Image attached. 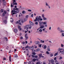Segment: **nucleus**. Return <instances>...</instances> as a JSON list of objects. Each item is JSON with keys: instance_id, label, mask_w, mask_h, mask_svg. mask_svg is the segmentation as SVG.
Here are the masks:
<instances>
[{"instance_id": "nucleus-1", "label": "nucleus", "mask_w": 64, "mask_h": 64, "mask_svg": "<svg viewBox=\"0 0 64 64\" xmlns=\"http://www.w3.org/2000/svg\"><path fill=\"white\" fill-rule=\"evenodd\" d=\"M58 51H60V52L62 54H64V50L63 48H60L58 49Z\"/></svg>"}, {"instance_id": "nucleus-12", "label": "nucleus", "mask_w": 64, "mask_h": 64, "mask_svg": "<svg viewBox=\"0 0 64 64\" xmlns=\"http://www.w3.org/2000/svg\"><path fill=\"white\" fill-rule=\"evenodd\" d=\"M18 29H20V31H21V30H22V28H21V26H18Z\"/></svg>"}, {"instance_id": "nucleus-64", "label": "nucleus", "mask_w": 64, "mask_h": 64, "mask_svg": "<svg viewBox=\"0 0 64 64\" xmlns=\"http://www.w3.org/2000/svg\"><path fill=\"white\" fill-rule=\"evenodd\" d=\"M40 20L39 19H38V22H39V21Z\"/></svg>"}, {"instance_id": "nucleus-15", "label": "nucleus", "mask_w": 64, "mask_h": 64, "mask_svg": "<svg viewBox=\"0 0 64 64\" xmlns=\"http://www.w3.org/2000/svg\"><path fill=\"white\" fill-rule=\"evenodd\" d=\"M47 50L48 51H50V46H48L47 48Z\"/></svg>"}, {"instance_id": "nucleus-25", "label": "nucleus", "mask_w": 64, "mask_h": 64, "mask_svg": "<svg viewBox=\"0 0 64 64\" xmlns=\"http://www.w3.org/2000/svg\"><path fill=\"white\" fill-rule=\"evenodd\" d=\"M36 60V59L35 58H33L32 59V60L34 62H35V61Z\"/></svg>"}, {"instance_id": "nucleus-57", "label": "nucleus", "mask_w": 64, "mask_h": 64, "mask_svg": "<svg viewBox=\"0 0 64 64\" xmlns=\"http://www.w3.org/2000/svg\"><path fill=\"white\" fill-rule=\"evenodd\" d=\"M62 36H64V33H62Z\"/></svg>"}, {"instance_id": "nucleus-38", "label": "nucleus", "mask_w": 64, "mask_h": 64, "mask_svg": "<svg viewBox=\"0 0 64 64\" xmlns=\"http://www.w3.org/2000/svg\"><path fill=\"white\" fill-rule=\"evenodd\" d=\"M12 15H14V14H16V12H14L12 13Z\"/></svg>"}, {"instance_id": "nucleus-51", "label": "nucleus", "mask_w": 64, "mask_h": 64, "mask_svg": "<svg viewBox=\"0 0 64 64\" xmlns=\"http://www.w3.org/2000/svg\"><path fill=\"white\" fill-rule=\"evenodd\" d=\"M37 57H38V56H36V55H35L34 56V57L36 58H37Z\"/></svg>"}, {"instance_id": "nucleus-54", "label": "nucleus", "mask_w": 64, "mask_h": 64, "mask_svg": "<svg viewBox=\"0 0 64 64\" xmlns=\"http://www.w3.org/2000/svg\"><path fill=\"white\" fill-rule=\"evenodd\" d=\"M46 53L47 54H49V52L48 51L46 52Z\"/></svg>"}, {"instance_id": "nucleus-50", "label": "nucleus", "mask_w": 64, "mask_h": 64, "mask_svg": "<svg viewBox=\"0 0 64 64\" xmlns=\"http://www.w3.org/2000/svg\"><path fill=\"white\" fill-rule=\"evenodd\" d=\"M32 58H34V57H35V56L32 54Z\"/></svg>"}, {"instance_id": "nucleus-5", "label": "nucleus", "mask_w": 64, "mask_h": 64, "mask_svg": "<svg viewBox=\"0 0 64 64\" xmlns=\"http://www.w3.org/2000/svg\"><path fill=\"white\" fill-rule=\"evenodd\" d=\"M39 23L40 24V26H42V24H43V22H42L41 21H40L39 22Z\"/></svg>"}, {"instance_id": "nucleus-55", "label": "nucleus", "mask_w": 64, "mask_h": 64, "mask_svg": "<svg viewBox=\"0 0 64 64\" xmlns=\"http://www.w3.org/2000/svg\"><path fill=\"white\" fill-rule=\"evenodd\" d=\"M19 22H18V21H16V24H18L19 23Z\"/></svg>"}, {"instance_id": "nucleus-6", "label": "nucleus", "mask_w": 64, "mask_h": 64, "mask_svg": "<svg viewBox=\"0 0 64 64\" xmlns=\"http://www.w3.org/2000/svg\"><path fill=\"white\" fill-rule=\"evenodd\" d=\"M29 26H30V25H26L24 26V29H25L27 28H29Z\"/></svg>"}, {"instance_id": "nucleus-28", "label": "nucleus", "mask_w": 64, "mask_h": 64, "mask_svg": "<svg viewBox=\"0 0 64 64\" xmlns=\"http://www.w3.org/2000/svg\"><path fill=\"white\" fill-rule=\"evenodd\" d=\"M41 18V17L40 16H39L38 17V19H40Z\"/></svg>"}, {"instance_id": "nucleus-62", "label": "nucleus", "mask_w": 64, "mask_h": 64, "mask_svg": "<svg viewBox=\"0 0 64 64\" xmlns=\"http://www.w3.org/2000/svg\"><path fill=\"white\" fill-rule=\"evenodd\" d=\"M22 50H25V49L24 48V47H23V48H22Z\"/></svg>"}, {"instance_id": "nucleus-37", "label": "nucleus", "mask_w": 64, "mask_h": 64, "mask_svg": "<svg viewBox=\"0 0 64 64\" xmlns=\"http://www.w3.org/2000/svg\"><path fill=\"white\" fill-rule=\"evenodd\" d=\"M28 47H29V46H27L25 47V49H27V48H28Z\"/></svg>"}, {"instance_id": "nucleus-16", "label": "nucleus", "mask_w": 64, "mask_h": 64, "mask_svg": "<svg viewBox=\"0 0 64 64\" xmlns=\"http://www.w3.org/2000/svg\"><path fill=\"white\" fill-rule=\"evenodd\" d=\"M40 49L39 48L37 49L36 50V52H38V51H40Z\"/></svg>"}, {"instance_id": "nucleus-31", "label": "nucleus", "mask_w": 64, "mask_h": 64, "mask_svg": "<svg viewBox=\"0 0 64 64\" xmlns=\"http://www.w3.org/2000/svg\"><path fill=\"white\" fill-rule=\"evenodd\" d=\"M57 55H58V53H56L55 54H54V56H56Z\"/></svg>"}, {"instance_id": "nucleus-24", "label": "nucleus", "mask_w": 64, "mask_h": 64, "mask_svg": "<svg viewBox=\"0 0 64 64\" xmlns=\"http://www.w3.org/2000/svg\"><path fill=\"white\" fill-rule=\"evenodd\" d=\"M50 57H52L53 56V54L52 53H51L50 54Z\"/></svg>"}, {"instance_id": "nucleus-21", "label": "nucleus", "mask_w": 64, "mask_h": 64, "mask_svg": "<svg viewBox=\"0 0 64 64\" xmlns=\"http://www.w3.org/2000/svg\"><path fill=\"white\" fill-rule=\"evenodd\" d=\"M27 18H24V22H25V21H27Z\"/></svg>"}, {"instance_id": "nucleus-60", "label": "nucleus", "mask_w": 64, "mask_h": 64, "mask_svg": "<svg viewBox=\"0 0 64 64\" xmlns=\"http://www.w3.org/2000/svg\"><path fill=\"white\" fill-rule=\"evenodd\" d=\"M24 21H23V20H22V23H24Z\"/></svg>"}, {"instance_id": "nucleus-7", "label": "nucleus", "mask_w": 64, "mask_h": 64, "mask_svg": "<svg viewBox=\"0 0 64 64\" xmlns=\"http://www.w3.org/2000/svg\"><path fill=\"white\" fill-rule=\"evenodd\" d=\"M29 23L31 25H34V24L33 23L31 22V21H29Z\"/></svg>"}, {"instance_id": "nucleus-59", "label": "nucleus", "mask_w": 64, "mask_h": 64, "mask_svg": "<svg viewBox=\"0 0 64 64\" xmlns=\"http://www.w3.org/2000/svg\"><path fill=\"white\" fill-rule=\"evenodd\" d=\"M40 21H42V20H43V19L40 18Z\"/></svg>"}, {"instance_id": "nucleus-14", "label": "nucleus", "mask_w": 64, "mask_h": 64, "mask_svg": "<svg viewBox=\"0 0 64 64\" xmlns=\"http://www.w3.org/2000/svg\"><path fill=\"white\" fill-rule=\"evenodd\" d=\"M45 26H41L40 27V29H43V28H44Z\"/></svg>"}, {"instance_id": "nucleus-2", "label": "nucleus", "mask_w": 64, "mask_h": 64, "mask_svg": "<svg viewBox=\"0 0 64 64\" xmlns=\"http://www.w3.org/2000/svg\"><path fill=\"white\" fill-rule=\"evenodd\" d=\"M42 48H44V49H45L47 48V46L46 45H42Z\"/></svg>"}, {"instance_id": "nucleus-18", "label": "nucleus", "mask_w": 64, "mask_h": 64, "mask_svg": "<svg viewBox=\"0 0 64 64\" xmlns=\"http://www.w3.org/2000/svg\"><path fill=\"white\" fill-rule=\"evenodd\" d=\"M9 58L10 61V62H11V56H10Z\"/></svg>"}, {"instance_id": "nucleus-44", "label": "nucleus", "mask_w": 64, "mask_h": 64, "mask_svg": "<svg viewBox=\"0 0 64 64\" xmlns=\"http://www.w3.org/2000/svg\"><path fill=\"white\" fill-rule=\"evenodd\" d=\"M28 64H32L31 61H30L28 62Z\"/></svg>"}, {"instance_id": "nucleus-29", "label": "nucleus", "mask_w": 64, "mask_h": 64, "mask_svg": "<svg viewBox=\"0 0 64 64\" xmlns=\"http://www.w3.org/2000/svg\"><path fill=\"white\" fill-rule=\"evenodd\" d=\"M14 57L15 58H17L18 57V56L17 54H15L14 55Z\"/></svg>"}, {"instance_id": "nucleus-20", "label": "nucleus", "mask_w": 64, "mask_h": 64, "mask_svg": "<svg viewBox=\"0 0 64 64\" xmlns=\"http://www.w3.org/2000/svg\"><path fill=\"white\" fill-rule=\"evenodd\" d=\"M11 19H12V20H10V21L11 23H12V22H13V19L12 18H10Z\"/></svg>"}, {"instance_id": "nucleus-32", "label": "nucleus", "mask_w": 64, "mask_h": 64, "mask_svg": "<svg viewBox=\"0 0 64 64\" xmlns=\"http://www.w3.org/2000/svg\"><path fill=\"white\" fill-rule=\"evenodd\" d=\"M42 18H44V17H44V14H42Z\"/></svg>"}, {"instance_id": "nucleus-3", "label": "nucleus", "mask_w": 64, "mask_h": 64, "mask_svg": "<svg viewBox=\"0 0 64 64\" xmlns=\"http://www.w3.org/2000/svg\"><path fill=\"white\" fill-rule=\"evenodd\" d=\"M27 34H26L25 35V38H26V40H27L28 39V37L27 36Z\"/></svg>"}, {"instance_id": "nucleus-19", "label": "nucleus", "mask_w": 64, "mask_h": 64, "mask_svg": "<svg viewBox=\"0 0 64 64\" xmlns=\"http://www.w3.org/2000/svg\"><path fill=\"white\" fill-rule=\"evenodd\" d=\"M22 14H25V13L26 14V12L24 10L22 11Z\"/></svg>"}, {"instance_id": "nucleus-58", "label": "nucleus", "mask_w": 64, "mask_h": 64, "mask_svg": "<svg viewBox=\"0 0 64 64\" xmlns=\"http://www.w3.org/2000/svg\"><path fill=\"white\" fill-rule=\"evenodd\" d=\"M13 3H14V2H16V0H13Z\"/></svg>"}, {"instance_id": "nucleus-9", "label": "nucleus", "mask_w": 64, "mask_h": 64, "mask_svg": "<svg viewBox=\"0 0 64 64\" xmlns=\"http://www.w3.org/2000/svg\"><path fill=\"white\" fill-rule=\"evenodd\" d=\"M35 43L36 44H39L40 43V42L37 41L35 42Z\"/></svg>"}, {"instance_id": "nucleus-23", "label": "nucleus", "mask_w": 64, "mask_h": 64, "mask_svg": "<svg viewBox=\"0 0 64 64\" xmlns=\"http://www.w3.org/2000/svg\"><path fill=\"white\" fill-rule=\"evenodd\" d=\"M47 22H43V24L44 25H46L47 24Z\"/></svg>"}, {"instance_id": "nucleus-17", "label": "nucleus", "mask_w": 64, "mask_h": 64, "mask_svg": "<svg viewBox=\"0 0 64 64\" xmlns=\"http://www.w3.org/2000/svg\"><path fill=\"white\" fill-rule=\"evenodd\" d=\"M57 29H58V30L59 31H61V30H62V29L60 28V27H58V28Z\"/></svg>"}, {"instance_id": "nucleus-46", "label": "nucleus", "mask_w": 64, "mask_h": 64, "mask_svg": "<svg viewBox=\"0 0 64 64\" xmlns=\"http://www.w3.org/2000/svg\"><path fill=\"white\" fill-rule=\"evenodd\" d=\"M10 6L11 7H14V6L12 4H11Z\"/></svg>"}, {"instance_id": "nucleus-52", "label": "nucleus", "mask_w": 64, "mask_h": 64, "mask_svg": "<svg viewBox=\"0 0 64 64\" xmlns=\"http://www.w3.org/2000/svg\"><path fill=\"white\" fill-rule=\"evenodd\" d=\"M6 2H4V5H6Z\"/></svg>"}, {"instance_id": "nucleus-27", "label": "nucleus", "mask_w": 64, "mask_h": 64, "mask_svg": "<svg viewBox=\"0 0 64 64\" xmlns=\"http://www.w3.org/2000/svg\"><path fill=\"white\" fill-rule=\"evenodd\" d=\"M43 20H47V18H46L44 17L43 18Z\"/></svg>"}, {"instance_id": "nucleus-61", "label": "nucleus", "mask_w": 64, "mask_h": 64, "mask_svg": "<svg viewBox=\"0 0 64 64\" xmlns=\"http://www.w3.org/2000/svg\"><path fill=\"white\" fill-rule=\"evenodd\" d=\"M18 24L19 25H21V23L20 22H19Z\"/></svg>"}, {"instance_id": "nucleus-43", "label": "nucleus", "mask_w": 64, "mask_h": 64, "mask_svg": "<svg viewBox=\"0 0 64 64\" xmlns=\"http://www.w3.org/2000/svg\"><path fill=\"white\" fill-rule=\"evenodd\" d=\"M0 12H3V9H1L0 10Z\"/></svg>"}, {"instance_id": "nucleus-34", "label": "nucleus", "mask_w": 64, "mask_h": 64, "mask_svg": "<svg viewBox=\"0 0 64 64\" xmlns=\"http://www.w3.org/2000/svg\"><path fill=\"white\" fill-rule=\"evenodd\" d=\"M60 32L61 33H63V32H64V30H61L60 31Z\"/></svg>"}, {"instance_id": "nucleus-22", "label": "nucleus", "mask_w": 64, "mask_h": 64, "mask_svg": "<svg viewBox=\"0 0 64 64\" xmlns=\"http://www.w3.org/2000/svg\"><path fill=\"white\" fill-rule=\"evenodd\" d=\"M51 62L52 64L54 63V60H51Z\"/></svg>"}, {"instance_id": "nucleus-33", "label": "nucleus", "mask_w": 64, "mask_h": 64, "mask_svg": "<svg viewBox=\"0 0 64 64\" xmlns=\"http://www.w3.org/2000/svg\"><path fill=\"white\" fill-rule=\"evenodd\" d=\"M5 39L6 40V41H8V38H7L6 37H5Z\"/></svg>"}, {"instance_id": "nucleus-26", "label": "nucleus", "mask_w": 64, "mask_h": 64, "mask_svg": "<svg viewBox=\"0 0 64 64\" xmlns=\"http://www.w3.org/2000/svg\"><path fill=\"white\" fill-rule=\"evenodd\" d=\"M4 23H7V21H6V20H4Z\"/></svg>"}, {"instance_id": "nucleus-10", "label": "nucleus", "mask_w": 64, "mask_h": 64, "mask_svg": "<svg viewBox=\"0 0 64 64\" xmlns=\"http://www.w3.org/2000/svg\"><path fill=\"white\" fill-rule=\"evenodd\" d=\"M38 39H39L40 40V42L42 43H44V40L42 41V40H40L39 38H38Z\"/></svg>"}, {"instance_id": "nucleus-42", "label": "nucleus", "mask_w": 64, "mask_h": 64, "mask_svg": "<svg viewBox=\"0 0 64 64\" xmlns=\"http://www.w3.org/2000/svg\"><path fill=\"white\" fill-rule=\"evenodd\" d=\"M2 16H3V17H4V16H5V14L3 12L2 14Z\"/></svg>"}, {"instance_id": "nucleus-8", "label": "nucleus", "mask_w": 64, "mask_h": 64, "mask_svg": "<svg viewBox=\"0 0 64 64\" xmlns=\"http://www.w3.org/2000/svg\"><path fill=\"white\" fill-rule=\"evenodd\" d=\"M14 12H16V14H17L18 13V12H19V10H18L16 11V10H14Z\"/></svg>"}, {"instance_id": "nucleus-53", "label": "nucleus", "mask_w": 64, "mask_h": 64, "mask_svg": "<svg viewBox=\"0 0 64 64\" xmlns=\"http://www.w3.org/2000/svg\"><path fill=\"white\" fill-rule=\"evenodd\" d=\"M62 57H60L59 58V59L60 60V59H62Z\"/></svg>"}, {"instance_id": "nucleus-48", "label": "nucleus", "mask_w": 64, "mask_h": 64, "mask_svg": "<svg viewBox=\"0 0 64 64\" xmlns=\"http://www.w3.org/2000/svg\"><path fill=\"white\" fill-rule=\"evenodd\" d=\"M4 13L5 14H6L7 13V12H6V11H5L4 12Z\"/></svg>"}, {"instance_id": "nucleus-30", "label": "nucleus", "mask_w": 64, "mask_h": 64, "mask_svg": "<svg viewBox=\"0 0 64 64\" xmlns=\"http://www.w3.org/2000/svg\"><path fill=\"white\" fill-rule=\"evenodd\" d=\"M46 6H49V4L47 2H46Z\"/></svg>"}, {"instance_id": "nucleus-45", "label": "nucleus", "mask_w": 64, "mask_h": 64, "mask_svg": "<svg viewBox=\"0 0 64 64\" xmlns=\"http://www.w3.org/2000/svg\"><path fill=\"white\" fill-rule=\"evenodd\" d=\"M28 28H29V29H31V26L30 25V26H28Z\"/></svg>"}, {"instance_id": "nucleus-56", "label": "nucleus", "mask_w": 64, "mask_h": 64, "mask_svg": "<svg viewBox=\"0 0 64 64\" xmlns=\"http://www.w3.org/2000/svg\"><path fill=\"white\" fill-rule=\"evenodd\" d=\"M35 24L36 25H37L38 24V22H35Z\"/></svg>"}, {"instance_id": "nucleus-13", "label": "nucleus", "mask_w": 64, "mask_h": 64, "mask_svg": "<svg viewBox=\"0 0 64 64\" xmlns=\"http://www.w3.org/2000/svg\"><path fill=\"white\" fill-rule=\"evenodd\" d=\"M40 57H42V58H43L44 57V56H42V54H40L39 55Z\"/></svg>"}, {"instance_id": "nucleus-11", "label": "nucleus", "mask_w": 64, "mask_h": 64, "mask_svg": "<svg viewBox=\"0 0 64 64\" xmlns=\"http://www.w3.org/2000/svg\"><path fill=\"white\" fill-rule=\"evenodd\" d=\"M14 32H15V33H17L18 31V30L17 29H15L14 30Z\"/></svg>"}, {"instance_id": "nucleus-4", "label": "nucleus", "mask_w": 64, "mask_h": 64, "mask_svg": "<svg viewBox=\"0 0 64 64\" xmlns=\"http://www.w3.org/2000/svg\"><path fill=\"white\" fill-rule=\"evenodd\" d=\"M31 48H32V52H34V51H36V50H34L33 49H34V46H32V47H31Z\"/></svg>"}, {"instance_id": "nucleus-36", "label": "nucleus", "mask_w": 64, "mask_h": 64, "mask_svg": "<svg viewBox=\"0 0 64 64\" xmlns=\"http://www.w3.org/2000/svg\"><path fill=\"white\" fill-rule=\"evenodd\" d=\"M26 19H27V18H28V15H27L26 16Z\"/></svg>"}, {"instance_id": "nucleus-35", "label": "nucleus", "mask_w": 64, "mask_h": 64, "mask_svg": "<svg viewBox=\"0 0 64 64\" xmlns=\"http://www.w3.org/2000/svg\"><path fill=\"white\" fill-rule=\"evenodd\" d=\"M42 46V45L41 44H40V45H39L38 47H40V48H41V46Z\"/></svg>"}, {"instance_id": "nucleus-49", "label": "nucleus", "mask_w": 64, "mask_h": 64, "mask_svg": "<svg viewBox=\"0 0 64 64\" xmlns=\"http://www.w3.org/2000/svg\"><path fill=\"white\" fill-rule=\"evenodd\" d=\"M33 55H36V54H35V52H33L32 54Z\"/></svg>"}, {"instance_id": "nucleus-40", "label": "nucleus", "mask_w": 64, "mask_h": 64, "mask_svg": "<svg viewBox=\"0 0 64 64\" xmlns=\"http://www.w3.org/2000/svg\"><path fill=\"white\" fill-rule=\"evenodd\" d=\"M38 20V19H37V18H36V19L34 20V21L36 22V21H37Z\"/></svg>"}, {"instance_id": "nucleus-41", "label": "nucleus", "mask_w": 64, "mask_h": 64, "mask_svg": "<svg viewBox=\"0 0 64 64\" xmlns=\"http://www.w3.org/2000/svg\"><path fill=\"white\" fill-rule=\"evenodd\" d=\"M40 32H42V29H40L39 30Z\"/></svg>"}, {"instance_id": "nucleus-63", "label": "nucleus", "mask_w": 64, "mask_h": 64, "mask_svg": "<svg viewBox=\"0 0 64 64\" xmlns=\"http://www.w3.org/2000/svg\"><path fill=\"white\" fill-rule=\"evenodd\" d=\"M56 57H55V58H54V60H56Z\"/></svg>"}, {"instance_id": "nucleus-39", "label": "nucleus", "mask_w": 64, "mask_h": 64, "mask_svg": "<svg viewBox=\"0 0 64 64\" xmlns=\"http://www.w3.org/2000/svg\"><path fill=\"white\" fill-rule=\"evenodd\" d=\"M28 12H31V11H32V10H28Z\"/></svg>"}, {"instance_id": "nucleus-47", "label": "nucleus", "mask_w": 64, "mask_h": 64, "mask_svg": "<svg viewBox=\"0 0 64 64\" xmlns=\"http://www.w3.org/2000/svg\"><path fill=\"white\" fill-rule=\"evenodd\" d=\"M20 39L22 40V39H23V38L22 37V36H21L20 37Z\"/></svg>"}]
</instances>
